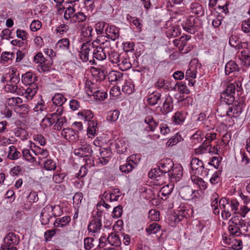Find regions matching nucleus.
Segmentation results:
<instances>
[{
    "instance_id": "f257e3e1",
    "label": "nucleus",
    "mask_w": 250,
    "mask_h": 250,
    "mask_svg": "<svg viewBox=\"0 0 250 250\" xmlns=\"http://www.w3.org/2000/svg\"><path fill=\"white\" fill-rule=\"evenodd\" d=\"M37 79L36 75L31 71L22 75V82L25 84L29 85L28 87L25 90L24 89L25 92V97L27 100H31L38 90V86L35 83L37 81Z\"/></svg>"
},
{
    "instance_id": "f03ea898",
    "label": "nucleus",
    "mask_w": 250,
    "mask_h": 250,
    "mask_svg": "<svg viewBox=\"0 0 250 250\" xmlns=\"http://www.w3.org/2000/svg\"><path fill=\"white\" fill-rule=\"evenodd\" d=\"M225 107L227 110L224 112V113L222 112L224 107L220 106L218 107L217 112L219 116L223 117L227 115L230 118L236 117L241 112V108H240L239 106L230 107L229 105H226Z\"/></svg>"
},
{
    "instance_id": "7ed1b4c3",
    "label": "nucleus",
    "mask_w": 250,
    "mask_h": 250,
    "mask_svg": "<svg viewBox=\"0 0 250 250\" xmlns=\"http://www.w3.org/2000/svg\"><path fill=\"white\" fill-rule=\"evenodd\" d=\"M239 203L236 200H230L224 210L222 211V217L224 219H228L231 213L236 214L238 209Z\"/></svg>"
},
{
    "instance_id": "20e7f679",
    "label": "nucleus",
    "mask_w": 250,
    "mask_h": 250,
    "mask_svg": "<svg viewBox=\"0 0 250 250\" xmlns=\"http://www.w3.org/2000/svg\"><path fill=\"white\" fill-rule=\"evenodd\" d=\"M94 49L93 45L88 43L83 44L79 52V56L81 59L84 62H92V51Z\"/></svg>"
},
{
    "instance_id": "39448f33",
    "label": "nucleus",
    "mask_w": 250,
    "mask_h": 250,
    "mask_svg": "<svg viewBox=\"0 0 250 250\" xmlns=\"http://www.w3.org/2000/svg\"><path fill=\"white\" fill-rule=\"evenodd\" d=\"M102 215V211H97L95 218L90 222L88 226L87 229L89 232L96 233L100 230L102 226L101 222Z\"/></svg>"
},
{
    "instance_id": "423d86ee",
    "label": "nucleus",
    "mask_w": 250,
    "mask_h": 250,
    "mask_svg": "<svg viewBox=\"0 0 250 250\" xmlns=\"http://www.w3.org/2000/svg\"><path fill=\"white\" fill-rule=\"evenodd\" d=\"M53 216L51 205L46 206L42 210L41 213V221L42 225H47L49 223L50 219Z\"/></svg>"
},
{
    "instance_id": "0eeeda50",
    "label": "nucleus",
    "mask_w": 250,
    "mask_h": 250,
    "mask_svg": "<svg viewBox=\"0 0 250 250\" xmlns=\"http://www.w3.org/2000/svg\"><path fill=\"white\" fill-rule=\"evenodd\" d=\"M191 174L199 175L203 170V163L198 158H194L190 162Z\"/></svg>"
},
{
    "instance_id": "6e6552de",
    "label": "nucleus",
    "mask_w": 250,
    "mask_h": 250,
    "mask_svg": "<svg viewBox=\"0 0 250 250\" xmlns=\"http://www.w3.org/2000/svg\"><path fill=\"white\" fill-rule=\"evenodd\" d=\"M92 153L91 146L88 144H84L81 147L74 149V153L80 157H84L90 155Z\"/></svg>"
},
{
    "instance_id": "1a4fd4ad",
    "label": "nucleus",
    "mask_w": 250,
    "mask_h": 250,
    "mask_svg": "<svg viewBox=\"0 0 250 250\" xmlns=\"http://www.w3.org/2000/svg\"><path fill=\"white\" fill-rule=\"evenodd\" d=\"M196 20L193 16H189L186 20V21L182 24L184 29L190 33H194L195 30L194 29L196 24Z\"/></svg>"
},
{
    "instance_id": "9d476101",
    "label": "nucleus",
    "mask_w": 250,
    "mask_h": 250,
    "mask_svg": "<svg viewBox=\"0 0 250 250\" xmlns=\"http://www.w3.org/2000/svg\"><path fill=\"white\" fill-rule=\"evenodd\" d=\"M174 166L173 161L170 159H167L165 160H161L159 163L158 168L166 174V173H169L171 169Z\"/></svg>"
},
{
    "instance_id": "9b49d317",
    "label": "nucleus",
    "mask_w": 250,
    "mask_h": 250,
    "mask_svg": "<svg viewBox=\"0 0 250 250\" xmlns=\"http://www.w3.org/2000/svg\"><path fill=\"white\" fill-rule=\"evenodd\" d=\"M22 154L23 159L31 163L37 162V157H35L34 152V146L30 149L27 148L23 149Z\"/></svg>"
},
{
    "instance_id": "f8f14e48",
    "label": "nucleus",
    "mask_w": 250,
    "mask_h": 250,
    "mask_svg": "<svg viewBox=\"0 0 250 250\" xmlns=\"http://www.w3.org/2000/svg\"><path fill=\"white\" fill-rule=\"evenodd\" d=\"M92 62L95 63L94 59H97L98 61H103L106 59V52L103 51L101 48L98 46L96 48H94L92 51Z\"/></svg>"
},
{
    "instance_id": "ddd939ff",
    "label": "nucleus",
    "mask_w": 250,
    "mask_h": 250,
    "mask_svg": "<svg viewBox=\"0 0 250 250\" xmlns=\"http://www.w3.org/2000/svg\"><path fill=\"white\" fill-rule=\"evenodd\" d=\"M34 152L39 164H41L42 159L47 158L49 156V152L46 149H44L37 146H34Z\"/></svg>"
},
{
    "instance_id": "4468645a",
    "label": "nucleus",
    "mask_w": 250,
    "mask_h": 250,
    "mask_svg": "<svg viewBox=\"0 0 250 250\" xmlns=\"http://www.w3.org/2000/svg\"><path fill=\"white\" fill-rule=\"evenodd\" d=\"M62 135L69 141H74L77 139L78 134L71 128H64L61 131Z\"/></svg>"
},
{
    "instance_id": "2eb2a0df",
    "label": "nucleus",
    "mask_w": 250,
    "mask_h": 250,
    "mask_svg": "<svg viewBox=\"0 0 250 250\" xmlns=\"http://www.w3.org/2000/svg\"><path fill=\"white\" fill-rule=\"evenodd\" d=\"M190 11L198 17H202L204 15V9L201 4L197 2H192L189 6Z\"/></svg>"
},
{
    "instance_id": "dca6fc26",
    "label": "nucleus",
    "mask_w": 250,
    "mask_h": 250,
    "mask_svg": "<svg viewBox=\"0 0 250 250\" xmlns=\"http://www.w3.org/2000/svg\"><path fill=\"white\" fill-rule=\"evenodd\" d=\"M135 166H136V164L129 157L125 164L120 166V169L123 172L128 173L134 168Z\"/></svg>"
},
{
    "instance_id": "f3484780",
    "label": "nucleus",
    "mask_w": 250,
    "mask_h": 250,
    "mask_svg": "<svg viewBox=\"0 0 250 250\" xmlns=\"http://www.w3.org/2000/svg\"><path fill=\"white\" fill-rule=\"evenodd\" d=\"M173 107L172 99L168 96L166 98L163 106L161 107V111L162 113L166 114L171 112Z\"/></svg>"
},
{
    "instance_id": "a211bd4d",
    "label": "nucleus",
    "mask_w": 250,
    "mask_h": 250,
    "mask_svg": "<svg viewBox=\"0 0 250 250\" xmlns=\"http://www.w3.org/2000/svg\"><path fill=\"white\" fill-rule=\"evenodd\" d=\"M81 31L82 35L88 40H90L92 36L93 29L91 26L83 23H80L78 27Z\"/></svg>"
},
{
    "instance_id": "6ab92c4d",
    "label": "nucleus",
    "mask_w": 250,
    "mask_h": 250,
    "mask_svg": "<svg viewBox=\"0 0 250 250\" xmlns=\"http://www.w3.org/2000/svg\"><path fill=\"white\" fill-rule=\"evenodd\" d=\"M5 90L7 92L15 93L18 95L25 96V92L24 89L18 88V86L14 84H6L5 86Z\"/></svg>"
},
{
    "instance_id": "aec40b11",
    "label": "nucleus",
    "mask_w": 250,
    "mask_h": 250,
    "mask_svg": "<svg viewBox=\"0 0 250 250\" xmlns=\"http://www.w3.org/2000/svg\"><path fill=\"white\" fill-rule=\"evenodd\" d=\"M105 33L106 35L113 41L117 39L119 37V29L113 25L108 26Z\"/></svg>"
},
{
    "instance_id": "412c9836",
    "label": "nucleus",
    "mask_w": 250,
    "mask_h": 250,
    "mask_svg": "<svg viewBox=\"0 0 250 250\" xmlns=\"http://www.w3.org/2000/svg\"><path fill=\"white\" fill-rule=\"evenodd\" d=\"M168 175L171 179L178 181L183 175L182 169L179 166L173 167Z\"/></svg>"
},
{
    "instance_id": "4be33fe9",
    "label": "nucleus",
    "mask_w": 250,
    "mask_h": 250,
    "mask_svg": "<svg viewBox=\"0 0 250 250\" xmlns=\"http://www.w3.org/2000/svg\"><path fill=\"white\" fill-rule=\"evenodd\" d=\"M194 191L188 186L182 187L180 188L179 193L182 198L185 200H189L192 197Z\"/></svg>"
},
{
    "instance_id": "5701e85b",
    "label": "nucleus",
    "mask_w": 250,
    "mask_h": 250,
    "mask_svg": "<svg viewBox=\"0 0 250 250\" xmlns=\"http://www.w3.org/2000/svg\"><path fill=\"white\" fill-rule=\"evenodd\" d=\"M71 220V218L68 216H65L61 218H57L56 219L54 226L55 228L63 227L67 225Z\"/></svg>"
},
{
    "instance_id": "b1692460",
    "label": "nucleus",
    "mask_w": 250,
    "mask_h": 250,
    "mask_svg": "<svg viewBox=\"0 0 250 250\" xmlns=\"http://www.w3.org/2000/svg\"><path fill=\"white\" fill-rule=\"evenodd\" d=\"M117 65L119 69L123 71L128 70L132 66L129 59L125 58L124 57H121L119 63H118Z\"/></svg>"
},
{
    "instance_id": "393cba45",
    "label": "nucleus",
    "mask_w": 250,
    "mask_h": 250,
    "mask_svg": "<svg viewBox=\"0 0 250 250\" xmlns=\"http://www.w3.org/2000/svg\"><path fill=\"white\" fill-rule=\"evenodd\" d=\"M96 84L90 81H87L85 83V90L89 96H93L98 90Z\"/></svg>"
},
{
    "instance_id": "a878e982",
    "label": "nucleus",
    "mask_w": 250,
    "mask_h": 250,
    "mask_svg": "<svg viewBox=\"0 0 250 250\" xmlns=\"http://www.w3.org/2000/svg\"><path fill=\"white\" fill-rule=\"evenodd\" d=\"M4 242L10 243L14 245H18L20 243V238L18 235L13 232H9L5 237Z\"/></svg>"
},
{
    "instance_id": "bb28decb",
    "label": "nucleus",
    "mask_w": 250,
    "mask_h": 250,
    "mask_svg": "<svg viewBox=\"0 0 250 250\" xmlns=\"http://www.w3.org/2000/svg\"><path fill=\"white\" fill-rule=\"evenodd\" d=\"M108 243L112 246L119 247L121 244L119 235L115 232L111 233L107 237Z\"/></svg>"
},
{
    "instance_id": "cd10ccee",
    "label": "nucleus",
    "mask_w": 250,
    "mask_h": 250,
    "mask_svg": "<svg viewBox=\"0 0 250 250\" xmlns=\"http://www.w3.org/2000/svg\"><path fill=\"white\" fill-rule=\"evenodd\" d=\"M161 95L158 92H154L148 96L147 102L149 104L154 105L160 100Z\"/></svg>"
},
{
    "instance_id": "c85d7f7f",
    "label": "nucleus",
    "mask_w": 250,
    "mask_h": 250,
    "mask_svg": "<svg viewBox=\"0 0 250 250\" xmlns=\"http://www.w3.org/2000/svg\"><path fill=\"white\" fill-rule=\"evenodd\" d=\"M239 59L242 61V63L246 66L250 65V52L248 50H244L241 52Z\"/></svg>"
},
{
    "instance_id": "c756f323",
    "label": "nucleus",
    "mask_w": 250,
    "mask_h": 250,
    "mask_svg": "<svg viewBox=\"0 0 250 250\" xmlns=\"http://www.w3.org/2000/svg\"><path fill=\"white\" fill-rule=\"evenodd\" d=\"M230 222L233 224L235 227L239 228L240 230L243 231L244 226H245V223L244 221L241 218V217L238 215H235L232 217L230 220Z\"/></svg>"
},
{
    "instance_id": "7c9ffc66",
    "label": "nucleus",
    "mask_w": 250,
    "mask_h": 250,
    "mask_svg": "<svg viewBox=\"0 0 250 250\" xmlns=\"http://www.w3.org/2000/svg\"><path fill=\"white\" fill-rule=\"evenodd\" d=\"M238 70V66L234 61H230L226 64L225 73L226 75H229L231 72L237 71Z\"/></svg>"
},
{
    "instance_id": "2f4dec72",
    "label": "nucleus",
    "mask_w": 250,
    "mask_h": 250,
    "mask_svg": "<svg viewBox=\"0 0 250 250\" xmlns=\"http://www.w3.org/2000/svg\"><path fill=\"white\" fill-rule=\"evenodd\" d=\"M191 181L197 186L201 190L206 189L207 188V185L206 183L201 178L199 177L192 175L191 176Z\"/></svg>"
},
{
    "instance_id": "473e14b6",
    "label": "nucleus",
    "mask_w": 250,
    "mask_h": 250,
    "mask_svg": "<svg viewBox=\"0 0 250 250\" xmlns=\"http://www.w3.org/2000/svg\"><path fill=\"white\" fill-rule=\"evenodd\" d=\"M53 103L57 106H62L66 99L61 94L56 93L52 99Z\"/></svg>"
},
{
    "instance_id": "72a5a7b5",
    "label": "nucleus",
    "mask_w": 250,
    "mask_h": 250,
    "mask_svg": "<svg viewBox=\"0 0 250 250\" xmlns=\"http://www.w3.org/2000/svg\"><path fill=\"white\" fill-rule=\"evenodd\" d=\"M21 154L18 151L14 146H10L9 147V152L7 157L11 160H16L21 157Z\"/></svg>"
},
{
    "instance_id": "f704fd0d",
    "label": "nucleus",
    "mask_w": 250,
    "mask_h": 250,
    "mask_svg": "<svg viewBox=\"0 0 250 250\" xmlns=\"http://www.w3.org/2000/svg\"><path fill=\"white\" fill-rule=\"evenodd\" d=\"M221 99L222 102L226 103V105L232 104L235 100L234 96L231 94H228L225 92L221 93Z\"/></svg>"
},
{
    "instance_id": "c9c22d12",
    "label": "nucleus",
    "mask_w": 250,
    "mask_h": 250,
    "mask_svg": "<svg viewBox=\"0 0 250 250\" xmlns=\"http://www.w3.org/2000/svg\"><path fill=\"white\" fill-rule=\"evenodd\" d=\"M49 116L50 117L47 116L42 120L41 124L42 128H44L48 126H50L56 122L55 118L52 117L51 114H50Z\"/></svg>"
},
{
    "instance_id": "e433bc0d",
    "label": "nucleus",
    "mask_w": 250,
    "mask_h": 250,
    "mask_svg": "<svg viewBox=\"0 0 250 250\" xmlns=\"http://www.w3.org/2000/svg\"><path fill=\"white\" fill-rule=\"evenodd\" d=\"M79 117L82 120L84 121H89L93 118V114L90 110H86L82 111L78 113Z\"/></svg>"
},
{
    "instance_id": "4c0bfd02",
    "label": "nucleus",
    "mask_w": 250,
    "mask_h": 250,
    "mask_svg": "<svg viewBox=\"0 0 250 250\" xmlns=\"http://www.w3.org/2000/svg\"><path fill=\"white\" fill-rule=\"evenodd\" d=\"M97 128V123L94 120L89 121L88 124L87 133L91 136H95Z\"/></svg>"
},
{
    "instance_id": "58836bf2",
    "label": "nucleus",
    "mask_w": 250,
    "mask_h": 250,
    "mask_svg": "<svg viewBox=\"0 0 250 250\" xmlns=\"http://www.w3.org/2000/svg\"><path fill=\"white\" fill-rule=\"evenodd\" d=\"M166 34L168 38H175L180 35L181 30L178 26H173L169 29Z\"/></svg>"
},
{
    "instance_id": "ea45409f",
    "label": "nucleus",
    "mask_w": 250,
    "mask_h": 250,
    "mask_svg": "<svg viewBox=\"0 0 250 250\" xmlns=\"http://www.w3.org/2000/svg\"><path fill=\"white\" fill-rule=\"evenodd\" d=\"M145 122L148 125L147 127L149 128L148 130L153 131L157 126V124L151 116H147L145 119ZM146 127L147 128V127Z\"/></svg>"
},
{
    "instance_id": "a19ab883",
    "label": "nucleus",
    "mask_w": 250,
    "mask_h": 250,
    "mask_svg": "<svg viewBox=\"0 0 250 250\" xmlns=\"http://www.w3.org/2000/svg\"><path fill=\"white\" fill-rule=\"evenodd\" d=\"M107 53L108 54V59L110 62L113 63L117 64L122 56L115 51H111L110 52L108 51Z\"/></svg>"
},
{
    "instance_id": "79ce46f5",
    "label": "nucleus",
    "mask_w": 250,
    "mask_h": 250,
    "mask_svg": "<svg viewBox=\"0 0 250 250\" xmlns=\"http://www.w3.org/2000/svg\"><path fill=\"white\" fill-rule=\"evenodd\" d=\"M186 213L187 212H186L185 211H180L178 213L172 215L170 218L176 224L181 221L184 217H186Z\"/></svg>"
},
{
    "instance_id": "37998d69",
    "label": "nucleus",
    "mask_w": 250,
    "mask_h": 250,
    "mask_svg": "<svg viewBox=\"0 0 250 250\" xmlns=\"http://www.w3.org/2000/svg\"><path fill=\"white\" fill-rule=\"evenodd\" d=\"M161 226L156 223H153L150 224L148 228H146V230L148 235L155 234L160 230Z\"/></svg>"
},
{
    "instance_id": "c03bdc74",
    "label": "nucleus",
    "mask_w": 250,
    "mask_h": 250,
    "mask_svg": "<svg viewBox=\"0 0 250 250\" xmlns=\"http://www.w3.org/2000/svg\"><path fill=\"white\" fill-rule=\"evenodd\" d=\"M196 73L197 71L196 67L190 65L186 71L185 77L186 79H188L189 78H195L196 76Z\"/></svg>"
},
{
    "instance_id": "a18cd8bd",
    "label": "nucleus",
    "mask_w": 250,
    "mask_h": 250,
    "mask_svg": "<svg viewBox=\"0 0 250 250\" xmlns=\"http://www.w3.org/2000/svg\"><path fill=\"white\" fill-rule=\"evenodd\" d=\"M86 16L84 14L83 12H79L75 14L74 16H73V21L74 22H78L77 26L79 25L80 23H83V22L86 21Z\"/></svg>"
},
{
    "instance_id": "49530a36",
    "label": "nucleus",
    "mask_w": 250,
    "mask_h": 250,
    "mask_svg": "<svg viewBox=\"0 0 250 250\" xmlns=\"http://www.w3.org/2000/svg\"><path fill=\"white\" fill-rule=\"evenodd\" d=\"M185 116L180 112H176L172 117L173 122L176 124H180L183 122L185 120Z\"/></svg>"
},
{
    "instance_id": "de8ad7c7",
    "label": "nucleus",
    "mask_w": 250,
    "mask_h": 250,
    "mask_svg": "<svg viewBox=\"0 0 250 250\" xmlns=\"http://www.w3.org/2000/svg\"><path fill=\"white\" fill-rule=\"evenodd\" d=\"M120 112L118 110H114L108 112L107 120L111 122L116 121L119 118Z\"/></svg>"
},
{
    "instance_id": "09e8293b",
    "label": "nucleus",
    "mask_w": 250,
    "mask_h": 250,
    "mask_svg": "<svg viewBox=\"0 0 250 250\" xmlns=\"http://www.w3.org/2000/svg\"><path fill=\"white\" fill-rule=\"evenodd\" d=\"M134 90V85L131 82L126 81L123 86L122 91L128 94H131Z\"/></svg>"
},
{
    "instance_id": "8fccbe9b",
    "label": "nucleus",
    "mask_w": 250,
    "mask_h": 250,
    "mask_svg": "<svg viewBox=\"0 0 250 250\" xmlns=\"http://www.w3.org/2000/svg\"><path fill=\"white\" fill-rule=\"evenodd\" d=\"M75 10L73 7L71 6L68 7L64 11V18L66 20H68L70 19L73 20V16H74L75 14Z\"/></svg>"
},
{
    "instance_id": "3c124183",
    "label": "nucleus",
    "mask_w": 250,
    "mask_h": 250,
    "mask_svg": "<svg viewBox=\"0 0 250 250\" xmlns=\"http://www.w3.org/2000/svg\"><path fill=\"white\" fill-rule=\"evenodd\" d=\"M115 147L117 151L119 153H123L127 149V146L124 142L121 141L116 142L115 144Z\"/></svg>"
},
{
    "instance_id": "603ef678",
    "label": "nucleus",
    "mask_w": 250,
    "mask_h": 250,
    "mask_svg": "<svg viewBox=\"0 0 250 250\" xmlns=\"http://www.w3.org/2000/svg\"><path fill=\"white\" fill-rule=\"evenodd\" d=\"M69 41L68 39L63 38L59 40L57 44V47L62 49H68L69 46Z\"/></svg>"
},
{
    "instance_id": "864d4df0",
    "label": "nucleus",
    "mask_w": 250,
    "mask_h": 250,
    "mask_svg": "<svg viewBox=\"0 0 250 250\" xmlns=\"http://www.w3.org/2000/svg\"><path fill=\"white\" fill-rule=\"evenodd\" d=\"M56 122L54 126V129L60 130L62 129L64 123L66 122L65 117H60V118H56Z\"/></svg>"
},
{
    "instance_id": "5fc2aeb1",
    "label": "nucleus",
    "mask_w": 250,
    "mask_h": 250,
    "mask_svg": "<svg viewBox=\"0 0 250 250\" xmlns=\"http://www.w3.org/2000/svg\"><path fill=\"white\" fill-rule=\"evenodd\" d=\"M95 246V240L91 237H86L84 239V248L87 250H89L93 248Z\"/></svg>"
},
{
    "instance_id": "6e6d98bb",
    "label": "nucleus",
    "mask_w": 250,
    "mask_h": 250,
    "mask_svg": "<svg viewBox=\"0 0 250 250\" xmlns=\"http://www.w3.org/2000/svg\"><path fill=\"white\" fill-rule=\"evenodd\" d=\"M212 196L214 197V198L212 199L213 200L211 202V206L213 210L214 213L215 214H219V211L218 209V195L216 193H214L213 194Z\"/></svg>"
},
{
    "instance_id": "4d7b16f0",
    "label": "nucleus",
    "mask_w": 250,
    "mask_h": 250,
    "mask_svg": "<svg viewBox=\"0 0 250 250\" xmlns=\"http://www.w3.org/2000/svg\"><path fill=\"white\" fill-rule=\"evenodd\" d=\"M44 167L47 170H54L56 168V163L51 159L46 160L44 163Z\"/></svg>"
},
{
    "instance_id": "13d9d810",
    "label": "nucleus",
    "mask_w": 250,
    "mask_h": 250,
    "mask_svg": "<svg viewBox=\"0 0 250 250\" xmlns=\"http://www.w3.org/2000/svg\"><path fill=\"white\" fill-rule=\"evenodd\" d=\"M181 136L179 134H176L167 142V146H172L181 141Z\"/></svg>"
},
{
    "instance_id": "bf43d9fd",
    "label": "nucleus",
    "mask_w": 250,
    "mask_h": 250,
    "mask_svg": "<svg viewBox=\"0 0 250 250\" xmlns=\"http://www.w3.org/2000/svg\"><path fill=\"white\" fill-rule=\"evenodd\" d=\"M107 93L101 91L100 90L98 89L97 91L94 93V94L93 95L94 97V99L96 100H104L107 97Z\"/></svg>"
},
{
    "instance_id": "052dcab7",
    "label": "nucleus",
    "mask_w": 250,
    "mask_h": 250,
    "mask_svg": "<svg viewBox=\"0 0 250 250\" xmlns=\"http://www.w3.org/2000/svg\"><path fill=\"white\" fill-rule=\"evenodd\" d=\"M207 147H208V142H204L202 145H201L198 148L195 149V153L197 154H202L204 153L208 152Z\"/></svg>"
},
{
    "instance_id": "680f3d73",
    "label": "nucleus",
    "mask_w": 250,
    "mask_h": 250,
    "mask_svg": "<svg viewBox=\"0 0 250 250\" xmlns=\"http://www.w3.org/2000/svg\"><path fill=\"white\" fill-rule=\"evenodd\" d=\"M123 213V207L121 205H119L114 208L112 211V217L115 218L120 217Z\"/></svg>"
},
{
    "instance_id": "e2e57ef3",
    "label": "nucleus",
    "mask_w": 250,
    "mask_h": 250,
    "mask_svg": "<svg viewBox=\"0 0 250 250\" xmlns=\"http://www.w3.org/2000/svg\"><path fill=\"white\" fill-rule=\"evenodd\" d=\"M14 57V54L10 52H3L1 56V60L5 62H8L9 60H12Z\"/></svg>"
},
{
    "instance_id": "0e129e2a",
    "label": "nucleus",
    "mask_w": 250,
    "mask_h": 250,
    "mask_svg": "<svg viewBox=\"0 0 250 250\" xmlns=\"http://www.w3.org/2000/svg\"><path fill=\"white\" fill-rule=\"evenodd\" d=\"M229 230L232 235L239 236L243 231L240 230L239 228L235 227L233 224H230L229 226Z\"/></svg>"
},
{
    "instance_id": "69168bd1",
    "label": "nucleus",
    "mask_w": 250,
    "mask_h": 250,
    "mask_svg": "<svg viewBox=\"0 0 250 250\" xmlns=\"http://www.w3.org/2000/svg\"><path fill=\"white\" fill-rule=\"evenodd\" d=\"M158 175V176H155V178L154 179L155 184L156 185L161 186L166 183L165 174L163 173L162 174Z\"/></svg>"
},
{
    "instance_id": "338daca9",
    "label": "nucleus",
    "mask_w": 250,
    "mask_h": 250,
    "mask_svg": "<svg viewBox=\"0 0 250 250\" xmlns=\"http://www.w3.org/2000/svg\"><path fill=\"white\" fill-rule=\"evenodd\" d=\"M42 27V23L39 20H34L30 25V29L33 31H37Z\"/></svg>"
},
{
    "instance_id": "774afa93",
    "label": "nucleus",
    "mask_w": 250,
    "mask_h": 250,
    "mask_svg": "<svg viewBox=\"0 0 250 250\" xmlns=\"http://www.w3.org/2000/svg\"><path fill=\"white\" fill-rule=\"evenodd\" d=\"M4 244L2 245L0 248V250H18L17 248L15 247L16 245H14L10 243L4 242Z\"/></svg>"
}]
</instances>
